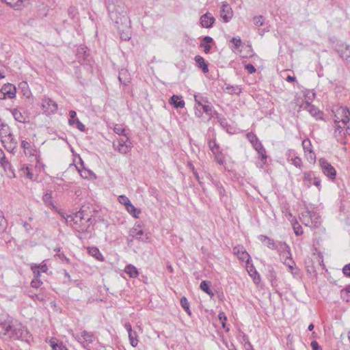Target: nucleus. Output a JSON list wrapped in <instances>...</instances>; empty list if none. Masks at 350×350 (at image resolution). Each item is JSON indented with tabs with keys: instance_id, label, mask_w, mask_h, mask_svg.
Wrapping results in <instances>:
<instances>
[{
	"instance_id": "obj_1",
	"label": "nucleus",
	"mask_w": 350,
	"mask_h": 350,
	"mask_svg": "<svg viewBox=\"0 0 350 350\" xmlns=\"http://www.w3.org/2000/svg\"><path fill=\"white\" fill-rule=\"evenodd\" d=\"M3 336H8L10 339L20 340L27 343L29 342L31 338V334L25 326L16 320H13L12 323L8 325L6 332L2 335Z\"/></svg>"
},
{
	"instance_id": "obj_2",
	"label": "nucleus",
	"mask_w": 350,
	"mask_h": 350,
	"mask_svg": "<svg viewBox=\"0 0 350 350\" xmlns=\"http://www.w3.org/2000/svg\"><path fill=\"white\" fill-rule=\"evenodd\" d=\"M107 10L111 20L115 23L116 27L120 29L123 16L128 17L124 3L122 0H111L108 3Z\"/></svg>"
},
{
	"instance_id": "obj_3",
	"label": "nucleus",
	"mask_w": 350,
	"mask_h": 350,
	"mask_svg": "<svg viewBox=\"0 0 350 350\" xmlns=\"http://www.w3.org/2000/svg\"><path fill=\"white\" fill-rule=\"evenodd\" d=\"M83 208L84 206H82L79 211L75 213L73 228L79 232L88 233L90 232L89 226L83 225V221H84L86 216H88V213Z\"/></svg>"
},
{
	"instance_id": "obj_4",
	"label": "nucleus",
	"mask_w": 350,
	"mask_h": 350,
	"mask_svg": "<svg viewBox=\"0 0 350 350\" xmlns=\"http://www.w3.org/2000/svg\"><path fill=\"white\" fill-rule=\"evenodd\" d=\"M247 138L250 142V143L252 144V146L255 148V150L257 151L259 157L260 158L261 161L263 163H265L267 161V154L266 150L263 146L262 145V143L259 141L256 135L252 133H249L247 134Z\"/></svg>"
},
{
	"instance_id": "obj_5",
	"label": "nucleus",
	"mask_w": 350,
	"mask_h": 350,
	"mask_svg": "<svg viewBox=\"0 0 350 350\" xmlns=\"http://www.w3.org/2000/svg\"><path fill=\"white\" fill-rule=\"evenodd\" d=\"M113 147L120 153L125 154L131 151L132 142L127 135L120 137L116 141L113 142Z\"/></svg>"
},
{
	"instance_id": "obj_6",
	"label": "nucleus",
	"mask_w": 350,
	"mask_h": 350,
	"mask_svg": "<svg viewBox=\"0 0 350 350\" xmlns=\"http://www.w3.org/2000/svg\"><path fill=\"white\" fill-rule=\"evenodd\" d=\"M122 23L123 25H121L120 29H118L120 36L122 40L128 41L131 38V21L129 17L123 16L122 18Z\"/></svg>"
},
{
	"instance_id": "obj_7",
	"label": "nucleus",
	"mask_w": 350,
	"mask_h": 350,
	"mask_svg": "<svg viewBox=\"0 0 350 350\" xmlns=\"http://www.w3.org/2000/svg\"><path fill=\"white\" fill-rule=\"evenodd\" d=\"M319 162L323 173L330 180H334L336 176L335 168L324 158H321Z\"/></svg>"
},
{
	"instance_id": "obj_8",
	"label": "nucleus",
	"mask_w": 350,
	"mask_h": 350,
	"mask_svg": "<svg viewBox=\"0 0 350 350\" xmlns=\"http://www.w3.org/2000/svg\"><path fill=\"white\" fill-rule=\"evenodd\" d=\"M334 51L338 54L340 58L350 63V46L346 43L336 44Z\"/></svg>"
},
{
	"instance_id": "obj_9",
	"label": "nucleus",
	"mask_w": 350,
	"mask_h": 350,
	"mask_svg": "<svg viewBox=\"0 0 350 350\" xmlns=\"http://www.w3.org/2000/svg\"><path fill=\"white\" fill-rule=\"evenodd\" d=\"M1 142L6 150L10 152H14L18 146L17 139L13 133L3 139Z\"/></svg>"
},
{
	"instance_id": "obj_10",
	"label": "nucleus",
	"mask_w": 350,
	"mask_h": 350,
	"mask_svg": "<svg viewBox=\"0 0 350 350\" xmlns=\"http://www.w3.org/2000/svg\"><path fill=\"white\" fill-rule=\"evenodd\" d=\"M42 109L47 115L54 113L57 110V104L49 98H44L42 100Z\"/></svg>"
},
{
	"instance_id": "obj_11",
	"label": "nucleus",
	"mask_w": 350,
	"mask_h": 350,
	"mask_svg": "<svg viewBox=\"0 0 350 350\" xmlns=\"http://www.w3.org/2000/svg\"><path fill=\"white\" fill-rule=\"evenodd\" d=\"M12 319L8 314H0V336L2 337V335L8 327V325L12 323Z\"/></svg>"
},
{
	"instance_id": "obj_12",
	"label": "nucleus",
	"mask_w": 350,
	"mask_h": 350,
	"mask_svg": "<svg viewBox=\"0 0 350 350\" xmlns=\"http://www.w3.org/2000/svg\"><path fill=\"white\" fill-rule=\"evenodd\" d=\"M70 118L68 120V124L70 126H74L76 124V127L81 131H85V125L82 124L79 120L77 118V113L74 110H70L69 111Z\"/></svg>"
},
{
	"instance_id": "obj_13",
	"label": "nucleus",
	"mask_w": 350,
	"mask_h": 350,
	"mask_svg": "<svg viewBox=\"0 0 350 350\" xmlns=\"http://www.w3.org/2000/svg\"><path fill=\"white\" fill-rule=\"evenodd\" d=\"M200 24L204 28H211L215 21V18L210 12H206L200 17Z\"/></svg>"
},
{
	"instance_id": "obj_14",
	"label": "nucleus",
	"mask_w": 350,
	"mask_h": 350,
	"mask_svg": "<svg viewBox=\"0 0 350 350\" xmlns=\"http://www.w3.org/2000/svg\"><path fill=\"white\" fill-rule=\"evenodd\" d=\"M233 253L242 261H245L247 264L250 262V256L243 247H234Z\"/></svg>"
},
{
	"instance_id": "obj_15",
	"label": "nucleus",
	"mask_w": 350,
	"mask_h": 350,
	"mask_svg": "<svg viewBox=\"0 0 350 350\" xmlns=\"http://www.w3.org/2000/svg\"><path fill=\"white\" fill-rule=\"evenodd\" d=\"M221 17L224 22L228 23L232 17V11L228 4H223L221 9Z\"/></svg>"
},
{
	"instance_id": "obj_16",
	"label": "nucleus",
	"mask_w": 350,
	"mask_h": 350,
	"mask_svg": "<svg viewBox=\"0 0 350 350\" xmlns=\"http://www.w3.org/2000/svg\"><path fill=\"white\" fill-rule=\"evenodd\" d=\"M304 180L308 181L309 184L315 185L319 190L321 189V179L319 177L314 176L312 172L304 174Z\"/></svg>"
},
{
	"instance_id": "obj_17",
	"label": "nucleus",
	"mask_w": 350,
	"mask_h": 350,
	"mask_svg": "<svg viewBox=\"0 0 350 350\" xmlns=\"http://www.w3.org/2000/svg\"><path fill=\"white\" fill-rule=\"evenodd\" d=\"M258 239L264 244L266 245L267 247L271 250H276L277 248V243L274 241L273 239H271L270 237L260 234L258 237Z\"/></svg>"
},
{
	"instance_id": "obj_18",
	"label": "nucleus",
	"mask_w": 350,
	"mask_h": 350,
	"mask_svg": "<svg viewBox=\"0 0 350 350\" xmlns=\"http://www.w3.org/2000/svg\"><path fill=\"white\" fill-rule=\"evenodd\" d=\"M1 90L7 94L8 98H13L16 96V88L11 83L5 84Z\"/></svg>"
},
{
	"instance_id": "obj_19",
	"label": "nucleus",
	"mask_w": 350,
	"mask_h": 350,
	"mask_svg": "<svg viewBox=\"0 0 350 350\" xmlns=\"http://www.w3.org/2000/svg\"><path fill=\"white\" fill-rule=\"evenodd\" d=\"M12 114L14 120L21 123L27 122V117L23 113L21 109L15 108L11 110Z\"/></svg>"
},
{
	"instance_id": "obj_20",
	"label": "nucleus",
	"mask_w": 350,
	"mask_h": 350,
	"mask_svg": "<svg viewBox=\"0 0 350 350\" xmlns=\"http://www.w3.org/2000/svg\"><path fill=\"white\" fill-rule=\"evenodd\" d=\"M170 103L175 108H183L185 107V101L181 96L173 95L170 99Z\"/></svg>"
},
{
	"instance_id": "obj_21",
	"label": "nucleus",
	"mask_w": 350,
	"mask_h": 350,
	"mask_svg": "<svg viewBox=\"0 0 350 350\" xmlns=\"http://www.w3.org/2000/svg\"><path fill=\"white\" fill-rule=\"evenodd\" d=\"M48 268L46 264L33 265L31 266V270L36 278H39L41 273H45Z\"/></svg>"
},
{
	"instance_id": "obj_22",
	"label": "nucleus",
	"mask_w": 350,
	"mask_h": 350,
	"mask_svg": "<svg viewBox=\"0 0 350 350\" xmlns=\"http://www.w3.org/2000/svg\"><path fill=\"white\" fill-rule=\"evenodd\" d=\"M130 235L140 241H145L147 239V237L144 236V231L138 228H132L130 230Z\"/></svg>"
},
{
	"instance_id": "obj_23",
	"label": "nucleus",
	"mask_w": 350,
	"mask_h": 350,
	"mask_svg": "<svg viewBox=\"0 0 350 350\" xmlns=\"http://www.w3.org/2000/svg\"><path fill=\"white\" fill-rule=\"evenodd\" d=\"M247 272L253 278L254 282L256 284H258L260 282V274L257 272L253 265H247Z\"/></svg>"
},
{
	"instance_id": "obj_24",
	"label": "nucleus",
	"mask_w": 350,
	"mask_h": 350,
	"mask_svg": "<svg viewBox=\"0 0 350 350\" xmlns=\"http://www.w3.org/2000/svg\"><path fill=\"white\" fill-rule=\"evenodd\" d=\"M306 109L312 116L315 117L317 119L321 118L322 113L315 106L307 102Z\"/></svg>"
},
{
	"instance_id": "obj_25",
	"label": "nucleus",
	"mask_w": 350,
	"mask_h": 350,
	"mask_svg": "<svg viewBox=\"0 0 350 350\" xmlns=\"http://www.w3.org/2000/svg\"><path fill=\"white\" fill-rule=\"evenodd\" d=\"M194 59L197 63L198 66L202 69L203 72L206 73L208 72V64L205 62L204 59L202 57L196 55Z\"/></svg>"
},
{
	"instance_id": "obj_26",
	"label": "nucleus",
	"mask_w": 350,
	"mask_h": 350,
	"mask_svg": "<svg viewBox=\"0 0 350 350\" xmlns=\"http://www.w3.org/2000/svg\"><path fill=\"white\" fill-rule=\"evenodd\" d=\"M211 282L210 281L207 280H203L200 283V288L202 291L205 292L206 294L211 296V297H213L214 296V293L211 289Z\"/></svg>"
},
{
	"instance_id": "obj_27",
	"label": "nucleus",
	"mask_w": 350,
	"mask_h": 350,
	"mask_svg": "<svg viewBox=\"0 0 350 350\" xmlns=\"http://www.w3.org/2000/svg\"><path fill=\"white\" fill-rule=\"evenodd\" d=\"M88 253L92 256L94 257L96 259L103 261L104 257L100 252L99 250L96 247H88Z\"/></svg>"
},
{
	"instance_id": "obj_28",
	"label": "nucleus",
	"mask_w": 350,
	"mask_h": 350,
	"mask_svg": "<svg viewBox=\"0 0 350 350\" xmlns=\"http://www.w3.org/2000/svg\"><path fill=\"white\" fill-rule=\"evenodd\" d=\"M310 217H311V211H309L307 209L306 211L301 213L300 219L301 220V222L304 225L310 227V226L312 225V223L311 222V220H310Z\"/></svg>"
},
{
	"instance_id": "obj_29",
	"label": "nucleus",
	"mask_w": 350,
	"mask_h": 350,
	"mask_svg": "<svg viewBox=\"0 0 350 350\" xmlns=\"http://www.w3.org/2000/svg\"><path fill=\"white\" fill-rule=\"evenodd\" d=\"M342 113L341 122L345 124H350V111L347 107H340Z\"/></svg>"
},
{
	"instance_id": "obj_30",
	"label": "nucleus",
	"mask_w": 350,
	"mask_h": 350,
	"mask_svg": "<svg viewBox=\"0 0 350 350\" xmlns=\"http://www.w3.org/2000/svg\"><path fill=\"white\" fill-rule=\"evenodd\" d=\"M1 128H0V139L1 141L4 139L5 137H7L8 135L12 134V131L10 126L8 124H1Z\"/></svg>"
},
{
	"instance_id": "obj_31",
	"label": "nucleus",
	"mask_w": 350,
	"mask_h": 350,
	"mask_svg": "<svg viewBox=\"0 0 350 350\" xmlns=\"http://www.w3.org/2000/svg\"><path fill=\"white\" fill-rule=\"evenodd\" d=\"M334 122L336 126L334 134L337 141L340 142L342 138V133L343 131V128L340 125V121L338 120H335Z\"/></svg>"
},
{
	"instance_id": "obj_32",
	"label": "nucleus",
	"mask_w": 350,
	"mask_h": 350,
	"mask_svg": "<svg viewBox=\"0 0 350 350\" xmlns=\"http://www.w3.org/2000/svg\"><path fill=\"white\" fill-rule=\"evenodd\" d=\"M124 271L131 278H137L139 275V272L137 268L133 265H128L125 267Z\"/></svg>"
},
{
	"instance_id": "obj_33",
	"label": "nucleus",
	"mask_w": 350,
	"mask_h": 350,
	"mask_svg": "<svg viewBox=\"0 0 350 350\" xmlns=\"http://www.w3.org/2000/svg\"><path fill=\"white\" fill-rule=\"evenodd\" d=\"M310 220L312 223V225L310 226V228H318L321 224L320 216L317 213L314 211H311Z\"/></svg>"
},
{
	"instance_id": "obj_34",
	"label": "nucleus",
	"mask_w": 350,
	"mask_h": 350,
	"mask_svg": "<svg viewBox=\"0 0 350 350\" xmlns=\"http://www.w3.org/2000/svg\"><path fill=\"white\" fill-rule=\"evenodd\" d=\"M21 147L24 149L25 154H29L30 155H33L34 154V152H36V150L31 148L30 144L25 140H22Z\"/></svg>"
},
{
	"instance_id": "obj_35",
	"label": "nucleus",
	"mask_w": 350,
	"mask_h": 350,
	"mask_svg": "<svg viewBox=\"0 0 350 350\" xmlns=\"http://www.w3.org/2000/svg\"><path fill=\"white\" fill-rule=\"evenodd\" d=\"M275 250H278L279 254L285 252L287 254L289 255L290 247L286 243V242L278 241L277 243V248Z\"/></svg>"
},
{
	"instance_id": "obj_36",
	"label": "nucleus",
	"mask_w": 350,
	"mask_h": 350,
	"mask_svg": "<svg viewBox=\"0 0 350 350\" xmlns=\"http://www.w3.org/2000/svg\"><path fill=\"white\" fill-rule=\"evenodd\" d=\"M127 70H121L119 72L118 79L121 84L126 85L129 83V79L127 77Z\"/></svg>"
},
{
	"instance_id": "obj_37",
	"label": "nucleus",
	"mask_w": 350,
	"mask_h": 350,
	"mask_svg": "<svg viewBox=\"0 0 350 350\" xmlns=\"http://www.w3.org/2000/svg\"><path fill=\"white\" fill-rule=\"evenodd\" d=\"M215 118L217 120L218 122L223 128H227L228 126L227 120L221 114L214 111Z\"/></svg>"
},
{
	"instance_id": "obj_38",
	"label": "nucleus",
	"mask_w": 350,
	"mask_h": 350,
	"mask_svg": "<svg viewBox=\"0 0 350 350\" xmlns=\"http://www.w3.org/2000/svg\"><path fill=\"white\" fill-rule=\"evenodd\" d=\"M4 1L6 4L9 5L12 8H14L15 9H18V8L22 5V3L26 0H1Z\"/></svg>"
},
{
	"instance_id": "obj_39",
	"label": "nucleus",
	"mask_w": 350,
	"mask_h": 350,
	"mask_svg": "<svg viewBox=\"0 0 350 350\" xmlns=\"http://www.w3.org/2000/svg\"><path fill=\"white\" fill-rule=\"evenodd\" d=\"M194 99L196 101V106H202L204 104L208 103V99L206 97L203 96L202 94H198L196 95H194Z\"/></svg>"
},
{
	"instance_id": "obj_40",
	"label": "nucleus",
	"mask_w": 350,
	"mask_h": 350,
	"mask_svg": "<svg viewBox=\"0 0 350 350\" xmlns=\"http://www.w3.org/2000/svg\"><path fill=\"white\" fill-rule=\"evenodd\" d=\"M200 107L202 109L203 112L209 116L208 120L215 116L214 111H213V109L211 105H206V103H205L202 106H200Z\"/></svg>"
},
{
	"instance_id": "obj_41",
	"label": "nucleus",
	"mask_w": 350,
	"mask_h": 350,
	"mask_svg": "<svg viewBox=\"0 0 350 350\" xmlns=\"http://www.w3.org/2000/svg\"><path fill=\"white\" fill-rule=\"evenodd\" d=\"M126 209L135 218H137L139 217V214L141 213V211L136 208L131 203L126 207Z\"/></svg>"
},
{
	"instance_id": "obj_42",
	"label": "nucleus",
	"mask_w": 350,
	"mask_h": 350,
	"mask_svg": "<svg viewBox=\"0 0 350 350\" xmlns=\"http://www.w3.org/2000/svg\"><path fill=\"white\" fill-rule=\"evenodd\" d=\"M180 305L182 308L185 310V312L188 314L189 316L191 315V312L189 309V303L187 299L185 297H183L180 299Z\"/></svg>"
},
{
	"instance_id": "obj_43",
	"label": "nucleus",
	"mask_w": 350,
	"mask_h": 350,
	"mask_svg": "<svg viewBox=\"0 0 350 350\" xmlns=\"http://www.w3.org/2000/svg\"><path fill=\"white\" fill-rule=\"evenodd\" d=\"M215 155V160L219 165H224L225 157L221 150H217L213 153Z\"/></svg>"
},
{
	"instance_id": "obj_44",
	"label": "nucleus",
	"mask_w": 350,
	"mask_h": 350,
	"mask_svg": "<svg viewBox=\"0 0 350 350\" xmlns=\"http://www.w3.org/2000/svg\"><path fill=\"white\" fill-rule=\"evenodd\" d=\"M129 338L131 346L133 347H137L138 344V340L136 332H133L132 333L129 334Z\"/></svg>"
},
{
	"instance_id": "obj_45",
	"label": "nucleus",
	"mask_w": 350,
	"mask_h": 350,
	"mask_svg": "<svg viewBox=\"0 0 350 350\" xmlns=\"http://www.w3.org/2000/svg\"><path fill=\"white\" fill-rule=\"evenodd\" d=\"M1 164L5 171L8 170L12 174V176L15 177L14 169L11 163L6 159Z\"/></svg>"
},
{
	"instance_id": "obj_46",
	"label": "nucleus",
	"mask_w": 350,
	"mask_h": 350,
	"mask_svg": "<svg viewBox=\"0 0 350 350\" xmlns=\"http://www.w3.org/2000/svg\"><path fill=\"white\" fill-rule=\"evenodd\" d=\"M208 144L210 150L213 153L217 150H220V147L215 139H210L208 142Z\"/></svg>"
},
{
	"instance_id": "obj_47",
	"label": "nucleus",
	"mask_w": 350,
	"mask_h": 350,
	"mask_svg": "<svg viewBox=\"0 0 350 350\" xmlns=\"http://www.w3.org/2000/svg\"><path fill=\"white\" fill-rule=\"evenodd\" d=\"M81 337L89 343H92L93 342L94 334L91 332H88L85 330H83L81 332Z\"/></svg>"
},
{
	"instance_id": "obj_48",
	"label": "nucleus",
	"mask_w": 350,
	"mask_h": 350,
	"mask_svg": "<svg viewBox=\"0 0 350 350\" xmlns=\"http://www.w3.org/2000/svg\"><path fill=\"white\" fill-rule=\"evenodd\" d=\"M62 217L65 219L66 223L73 228L75 213L72 215H68L66 216L63 214L62 215Z\"/></svg>"
},
{
	"instance_id": "obj_49",
	"label": "nucleus",
	"mask_w": 350,
	"mask_h": 350,
	"mask_svg": "<svg viewBox=\"0 0 350 350\" xmlns=\"http://www.w3.org/2000/svg\"><path fill=\"white\" fill-rule=\"evenodd\" d=\"M113 131L116 134H118L119 135H122V137L126 135V134L125 133V129L121 124H116L113 128Z\"/></svg>"
},
{
	"instance_id": "obj_50",
	"label": "nucleus",
	"mask_w": 350,
	"mask_h": 350,
	"mask_svg": "<svg viewBox=\"0 0 350 350\" xmlns=\"http://www.w3.org/2000/svg\"><path fill=\"white\" fill-rule=\"evenodd\" d=\"M51 346L53 350H68L67 348L62 344V342L57 343L55 341H51Z\"/></svg>"
},
{
	"instance_id": "obj_51",
	"label": "nucleus",
	"mask_w": 350,
	"mask_h": 350,
	"mask_svg": "<svg viewBox=\"0 0 350 350\" xmlns=\"http://www.w3.org/2000/svg\"><path fill=\"white\" fill-rule=\"evenodd\" d=\"M43 202L47 205H52V192L46 193L42 197Z\"/></svg>"
},
{
	"instance_id": "obj_52",
	"label": "nucleus",
	"mask_w": 350,
	"mask_h": 350,
	"mask_svg": "<svg viewBox=\"0 0 350 350\" xmlns=\"http://www.w3.org/2000/svg\"><path fill=\"white\" fill-rule=\"evenodd\" d=\"M226 89L228 90V93L230 94H239L241 92V89L238 85H227Z\"/></svg>"
},
{
	"instance_id": "obj_53",
	"label": "nucleus",
	"mask_w": 350,
	"mask_h": 350,
	"mask_svg": "<svg viewBox=\"0 0 350 350\" xmlns=\"http://www.w3.org/2000/svg\"><path fill=\"white\" fill-rule=\"evenodd\" d=\"M302 146L305 152L312 150V144L309 139H305L302 141Z\"/></svg>"
},
{
	"instance_id": "obj_54",
	"label": "nucleus",
	"mask_w": 350,
	"mask_h": 350,
	"mask_svg": "<svg viewBox=\"0 0 350 350\" xmlns=\"http://www.w3.org/2000/svg\"><path fill=\"white\" fill-rule=\"evenodd\" d=\"M254 23L256 26L260 27L264 24V18L262 16H257L253 18Z\"/></svg>"
},
{
	"instance_id": "obj_55",
	"label": "nucleus",
	"mask_w": 350,
	"mask_h": 350,
	"mask_svg": "<svg viewBox=\"0 0 350 350\" xmlns=\"http://www.w3.org/2000/svg\"><path fill=\"white\" fill-rule=\"evenodd\" d=\"M118 201L120 204H124L125 207L128 206V205L131 203L130 200L124 195L120 196L118 197Z\"/></svg>"
},
{
	"instance_id": "obj_56",
	"label": "nucleus",
	"mask_w": 350,
	"mask_h": 350,
	"mask_svg": "<svg viewBox=\"0 0 350 350\" xmlns=\"http://www.w3.org/2000/svg\"><path fill=\"white\" fill-rule=\"evenodd\" d=\"M284 264L286 265L290 270H293L295 266V263L292 258H288V260L285 259Z\"/></svg>"
},
{
	"instance_id": "obj_57",
	"label": "nucleus",
	"mask_w": 350,
	"mask_h": 350,
	"mask_svg": "<svg viewBox=\"0 0 350 350\" xmlns=\"http://www.w3.org/2000/svg\"><path fill=\"white\" fill-rule=\"evenodd\" d=\"M30 297L34 301L38 300V301H44L45 299V295L42 293H39V294L35 293L33 295H31Z\"/></svg>"
},
{
	"instance_id": "obj_58",
	"label": "nucleus",
	"mask_w": 350,
	"mask_h": 350,
	"mask_svg": "<svg viewBox=\"0 0 350 350\" xmlns=\"http://www.w3.org/2000/svg\"><path fill=\"white\" fill-rule=\"evenodd\" d=\"M306 154L307 159H308V160L310 161V162H313V163L315 162L316 154L312 150H310L309 152H306Z\"/></svg>"
},
{
	"instance_id": "obj_59",
	"label": "nucleus",
	"mask_w": 350,
	"mask_h": 350,
	"mask_svg": "<svg viewBox=\"0 0 350 350\" xmlns=\"http://www.w3.org/2000/svg\"><path fill=\"white\" fill-rule=\"evenodd\" d=\"M340 297L343 301L347 303L350 301V294H349L345 291H340Z\"/></svg>"
},
{
	"instance_id": "obj_60",
	"label": "nucleus",
	"mask_w": 350,
	"mask_h": 350,
	"mask_svg": "<svg viewBox=\"0 0 350 350\" xmlns=\"http://www.w3.org/2000/svg\"><path fill=\"white\" fill-rule=\"evenodd\" d=\"M219 319L221 321V325L224 328H226V321L227 317L224 312H219L218 314Z\"/></svg>"
},
{
	"instance_id": "obj_61",
	"label": "nucleus",
	"mask_w": 350,
	"mask_h": 350,
	"mask_svg": "<svg viewBox=\"0 0 350 350\" xmlns=\"http://www.w3.org/2000/svg\"><path fill=\"white\" fill-rule=\"evenodd\" d=\"M42 284V282L38 279V278H36L31 282V286L35 288H38L41 286Z\"/></svg>"
},
{
	"instance_id": "obj_62",
	"label": "nucleus",
	"mask_w": 350,
	"mask_h": 350,
	"mask_svg": "<svg viewBox=\"0 0 350 350\" xmlns=\"http://www.w3.org/2000/svg\"><path fill=\"white\" fill-rule=\"evenodd\" d=\"M292 163L297 167H299V168H301V165H302V161H301V159L298 157H295V158H293L292 159Z\"/></svg>"
},
{
	"instance_id": "obj_63",
	"label": "nucleus",
	"mask_w": 350,
	"mask_h": 350,
	"mask_svg": "<svg viewBox=\"0 0 350 350\" xmlns=\"http://www.w3.org/2000/svg\"><path fill=\"white\" fill-rule=\"evenodd\" d=\"M342 273L345 276L350 278V263L344 266Z\"/></svg>"
},
{
	"instance_id": "obj_64",
	"label": "nucleus",
	"mask_w": 350,
	"mask_h": 350,
	"mask_svg": "<svg viewBox=\"0 0 350 350\" xmlns=\"http://www.w3.org/2000/svg\"><path fill=\"white\" fill-rule=\"evenodd\" d=\"M310 346L312 350H321V347L319 345V343L316 340H313L310 343Z\"/></svg>"
}]
</instances>
